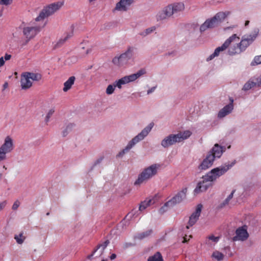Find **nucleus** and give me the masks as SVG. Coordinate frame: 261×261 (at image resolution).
I'll return each instance as SVG.
<instances>
[{"label":"nucleus","instance_id":"nucleus-1","mask_svg":"<svg viewBox=\"0 0 261 261\" xmlns=\"http://www.w3.org/2000/svg\"><path fill=\"white\" fill-rule=\"evenodd\" d=\"M233 165V164L230 165H225L211 170L205 175L203 176L202 180L197 184L194 191V194H198L200 193L206 191L210 187H212L213 181L226 173Z\"/></svg>","mask_w":261,"mask_h":261},{"label":"nucleus","instance_id":"nucleus-2","mask_svg":"<svg viewBox=\"0 0 261 261\" xmlns=\"http://www.w3.org/2000/svg\"><path fill=\"white\" fill-rule=\"evenodd\" d=\"M41 28L37 25H22L16 28L12 35L14 38H18L22 31L24 36V42L23 45H26L31 40L33 39L40 32Z\"/></svg>","mask_w":261,"mask_h":261},{"label":"nucleus","instance_id":"nucleus-3","mask_svg":"<svg viewBox=\"0 0 261 261\" xmlns=\"http://www.w3.org/2000/svg\"><path fill=\"white\" fill-rule=\"evenodd\" d=\"M224 150L223 147L218 144H215L206 156V158L203 160L199 165L198 168L199 170H205L210 168L216 158H219L222 154Z\"/></svg>","mask_w":261,"mask_h":261},{"label":"nucleus","instance_id":"nucleus-4","mask_svg":"<svg viewBox=\"0 0 261 261\" xmlns=\"http://www.w3.org/2000/svg\"><path fill=\"white\" fill-rule=\"evenodd\" d=\"M185 9V5L182 3H176L168 5L159 11L156 17L158 20L167 19L174 14L182 11Z\"/></svg>","mask_w":261,"mask_h":261},{"label":"nucleus","instance_id":"nucleus-5","mask_svg":"<svg viewBox=\"0 0 261 261\" xmlns=\"http://www.w3.org/2000/svg\"><path fill=\"white\" fill-rule=\"evenodd\" d=\"M192 135L190 130L180 132L177 134H170L166 137L161 142V145L168 148L176 143H179L189 138Z\"/></svg>","mask_w":261,"mask_h":261},{"label":"nucleus","instance_id":"nucleus-6","mask_svg":"<svg viewBox=\"0 0 261 261\" xmlns=\"http://www.w3.org/2000/svg\"><path fill=\"white\" fill-rule=\"evenodd\" d=\"M154 126V123L151 122L146 127H145L140 133L135 136L131 141L129 142L127 146L121 150L117 155L118 156H122L125 152H128L137 143L142 140L148 133L151 131Z\"/></svg>","mask_w":261,"mask_h":261},{"label":"nucleus","instance_id":"nucleus-7","mask_svg":"<svg viewBox=\"0 0 261 261\" xmlns=\"http://www.w3.org/2000/svg\"><path fill=\"white\" fill-rule=\"evenodd\" d=\"M160 167V165L158 164H153L145 168L138 176V179L134 184L140 185L149 180L152 177L157 174L158 170Z\"/></svg>","mask_w":261,"mask_h":261},{"label":"nucleus","instance_id":"nucleus-8","mask_svg":"<svg viewBox=\"0 0 261 261\" xmlns=\"http://www.w3.org/2000/svg\"><path fill=\"white\" fill-rule=\"evenodd\" d=\"M227 14L223 12L217 13L211 19H207L200 27L201 32H204L207 29H211L219 25L226 17Z\"/></svg>","mask_w":261,"mask_h":261},{"label":"nucleus","instance_id":"nucleus-9","mask_svg":"<svg viewBox=\"0 0 261 261\" xmlns=\"http://www.w3.org/2000/svg\"><path fill=\"white\" fill-rule=\"evenodd\" d=\"M134 55V48L128 47L126 51L121 54L119 57L113 58L112 62L118 66H122L128 64L129 60L133 58Z\"/></svg>","mask_w":261,"mask_h":261},{"label":"nucleus","instance_id":"nucleus-10","mask_svg":"<svg viewBox=\"0 0 261 261\" xmlns=\"http://www.w3.org/2000/svg\"><path fill=\"white\" fill-rule=\"evenodd\" d=\"M61 7V5L53 3L43 8L39 15L35 18L36 21H43L45 18L53 14Z\"/></svg>","mask_w":261,"mask_h":261},{"label":"nucleus","instance_id":"nucleus-11","mask_svg":"<svg viewBox=\"0 0 261 261\" xmlns=\"http://www.w3.org/2000/svg\"><path fill=\"white\" fill-rule=\"evenodd\" d=\"M13 140L9 136L6 137L4 144L0 147V161L6 159V153H9L13 149Z\"/></svg>","mask_w":261,"mask_h":261},{"label":"nucleus","instance_id":"nucleus-12","mask_svg":"<svg viewBox=\"0 0 261 261\" xmlns=\"http://www.w3.org/2000/svg\"><path fill=\"white\" fill-rule=\"evenodd\" d=\"M258 34V31H254L251 34L247 36V37H243L239 43L240 47L242 52L245 51L247 47L251 44L253 41L257 37Z\"/></svg>","mask_w":261,"mask_h":261},{"label":"nucleus","instance_id":"nucleus-13","mask_svg":"<svg viewBox=\"0 0 261 261\" xmlns=\"http://www.w3.org/2000/svg\"><path fill=\"white\" fill-rule=\"evenodd\" d=\"M187 192V188H184L181 191L179 192L175 196L167 202V204L170 205L172 207L176 204L181 202L183 199L186 197V193Z\"/></svg>","mask_w":261,"mask_h":261},{"label":"nucleus","instance_id":"nucleus-14","mask_svg":"<svg viewBox=\"0 0 261 261\" xmlns=\"http://www.w3.org/2000/svg\"><path fill=\"white\" fill-rule=\"evenodd\" d=\"M202 208V205L201 204H199L197 206L195 211L192 214L189 218L188 225L186 226V228L187 229H189L190 227L194 225L198 220L201 212Z\"/></svg>","mask_w":261,"mask_h":261},{"label":"nucleus","instance_id":"nucleus-15","mask_svg":"<svg viewBox=\"0 0 261 261\" xmlns=\"http://www.w3.org/2000/svg\"><path fill=\"white\" fill-rule=\"evenodd\" d=\"M236 39L239 40V37H238L236 34H233L231 36L229 37L221 46L215 49V54H218L219 55L221 51H222L228 48L231 42Z\"/></svg>","mask_w":261,"mask_h":261},{"label":"nucleus","instance_id":"nucleus-16","mask_svg":"<svg viewBox=\"0 0 261 261\" xmlns=\"http://www.w3.org/2000/svg\"><path fill=\"white\" fill-rule=\"evenodd\" d=\"M236 39L239 40V37H238L236 34H233L231 36L229 37L221 46L215 49V54H218L219 55L221 51H222L228 48L231 42Z\"/></svg>","mask_w":261,"mask_h":261},{"label":"nucleus","instance_id":"nucleus-17","mask_svg":"<svg viewBox=\"0 0 261 261\" xmlns=\"http://www.w3.org/2000/svg\"><path fill=\"white\" fill-rule=\"evenodd\" d=\"M236 236L233 238L234 241H244L247 240L249 237L247 230L243 227H239L236 230Z\"/></svg>","mask_w":261,"mask_h":261},{"label":"nucleus","instance_id":"nucleus-18","mask_svg":"<svg viewBox=\"0 0 261 261\" xmlns=\"http://www.w3.org/2000/svg\"><path fill=\"white\" fill-rule=\"evenodd\" d=\"M134 0H120L116 4L115 10L120 11H126L127 8L133 3Z\"/></svg>","mask_w":261,"mask_h":261},{"label":"nucleus","instance_id":"nucleus-19","mask_svg":"<svg viewBox=\"0 0 261 261\" xmlns=\"http://www.w3.org/2000/svg\"><path fill=\"white\" fill-rule=\"evenodd\" d=\"M30 78L28 76L25 72L22 74L20 84L22 89L26 90L29 89L32 86V83L30 80Z\"/></svg>","mask_w":261,"mask_h":261},{"label":"nucleus","instance_id":"nucleus-20","mask_svg":"<svg viewBox=\"0 0 261 261\" xmlns=\"http://www.w3.org/2000/svg\"><path fill=\"white\" fill-rule=\"evenodd\" d=\"M232 102L233 100H231V103L225 106L219 111L218 114V117L219 118H223L231 112L233 108Z\"/></svg>","mask_w":261,"mask_h":261},{"label":"nucleus","instance_id":"nucleus-21","mask_svg":"<svg viewBox=\"0 0 261 261\" xmlns=\"http://www.w3.org/2000/svg\"><path fill=\"white\" fill-rule=\"evenodd\" d=\"M145 70L144 69H141L139 70L137 73L130 74L129 75L124 76V80H125L126 83H128L129 82H134L138 78L140 77L141 75L144 74L145 73Z\"/></svg>","mask_w":261,"mask_h":261},{"label":"nucleus","instance_id":"nucleus-22","mask_svg":"<svg viewBox=\"0 0 261 261\" xmlns=\"http://www.w3.org/2000/svg\"><path fill=\"white\" fill-rule=\"evenodd\" d=\"M156 200V196L153 197L151 199H146L144 201L142 202L139 206V210L142 211L144 210L148 206L154 204Z\"/></svg>","mask_w":261,"mask_h":261},{"label":"nucleus","instance_id":"nucleus-23","mask_svg":"<svg viewBox=\"0 0 261 261\" xmlns=\"http://www.w3.org/2000/svg\"><path fill=\"white\" fill-rule=\"evenodd\" d=\"M109 243H110L109 241L106 240L103 243L98 244L97 246L96 249L93 251L92 253L88 256V258L90 259L91 258V257L92 256L94 255V254L97 251L98 249L101 248V252L99 255V256H101L103 254L105 249H106V248L107 247V246L108 245V244Z\"/></svg>","mask_w":261,"mask_h":261},{"label":"nucleus","instance_id":"nucleus-24","mask_svg":"<svg viewBox=\"0 0 261 261\" xmlns=\"http://www.w3.org/2000/svg\"><path fill=\"white\" fill-rule=\"evenodd\" d=\"M75 77L74 76H70L67 81L64 84V88L63 90L64 92H67L69 90L73 85Z\"/></svg>","mask_w":261,"mask_h":261},{"label":"nucleus","instance_id":"nucleus-25","mask_svg":"<svg viewBox=\"0 0 261 261\" xmlns=\"http://www.w3.org/2000/svg\"><path fill=\"white\" fill-rule=\"evenodd\" d=\"M241 53H242V51L240 47L239 43L237 44L236 45L231 46L228 49V54L231 56L239 54Z\"/></svg>","mask_w":261,"mask_h":261},{"label":"nucleus","instance_id":"nucleus-26","mask_svg":"<svg viewBox=\"0 0 261 261\" xmlns=\"http://www.w3.org/2000/svg\"><path fill=\"white\" fill-rule=\"evenodd\" d=\"M31 80L34 81H39L42 79V75L39 73L25 72Z\"/></svg>","mask_w":261,"mask_h":261},{"label":"nucleus","instance_id":"nucleus-27","mask_svg":"<svg viewBox=\"0 0 261 261\" xmlns=\"http://www.w3.org/2000/svg\"><path fill=\"white\" fill-rule=\"evenodd\" d=\"M152 232V230L149 229V230H146V231L138 233L135 237V238L136 239L142 240L145 238L148 237L150 235H151Z\"/></svg>","mask_w":261,"mask_h":261},{"label":"nucleus","instance_id":"nucleus-28","mask_svg":"<svg viewBox=\"0 0 261 261\" xmlns=\"http://www.w3.org/2000/svg\"><path fill=\"white\" fill-rule=\"evenodd\" d=\"M236 190H233L231 193L228 196V197L224 200L223 202H222L220 205V207L222 208L228 205L229 203V201L232 199L233 194L235 193Z\"/></svg>","mask_w":261,"mask_h":261},{"label":"nucleus","instance_id":"nucleus-29","mask_svg":"<svg viewBox=\"0 0 261 261\" xmlns=\"http://www.w3.org/2000/svg\"><path fill=\"white\" fill-rule=\"evenodd\" d=\"M148 261H163L161 254L158 252L148 258Z\"/></svg>","mask_w":261,"mask_h":261},{"label":"nucleus","instance_id":"nucleus-30","mask_svg":"<svg viewBox=\"0 0 261 261\" xmlns=\"http://www.w3.org/2000/svg\"><path fill=\"white\" fill-rule=\"evenodd\" d=\"M72 36V34L68 33L64 38L60 39L56 44L57 47H60L63 45L69 38Z\"/></svg>","mask_w":261,"mask_h":261},{"label":"nucleus","instance_id":"nucleus-31","mask_svg":"<svg viewBox=\"0 0 261 261\" xmlns=\"http://www.w3.org/2000/svg\"><path fill=\"white\" fill-rule=\"evenodd\" d=\"M124 77H123L121 79H119L118 81H115L113 84L115 87H118L119 89H121L122 85H124L127 84L125 80L124 79Z\"/></svg>","mask_w":261,"mask_h":261},{"label":"nucleus","instance_id":"nucleus-32","mask_svg":"<svg viewBox=\"0 0 261 261\" xmlns=\"http://www.w3.org/2000/svg\"><path fill=\"white\" fill-rule=\"evenodd\" d=\"M212 256L219 261L222 260L224 258V255L221 252L218 251H214Z\"/></svg>","mask_w":261,"mask_h":261},{"label":"nucleus","instance_id":"nucleus-33","mask_svg":"<svg viewBox=\"0 0 261 261\" xmlns=\"http://www.w3.org/2000/svg\"><path fill=\"white\" fill-rule=\"evenodd\" d=\"M256 85V84L251 81H248L243 86V90L244 91H247Z\"/></svg>","mask_w":261,"mask_h":261},{"label":"nucleus","instance_id":"nucleus-34","mask_svg":"<svg viewBox=\"0 0 261 261\" xmlns=\"http://www.w3.org/2000/svg\"><path fill=\"white\" fill-rule=\"evenodd\" d=\"M14 239L16 240L18 244H21L23 242L25 239V237L23 236V233H21L19 234V236L16 235L14 237Z\"/></svg>","mask_w":261,"mask_h":261},{"label":"nucleus","instance_id":"nucleus-35","mask_svg":"<svg viewBox=\"0 0 261 261\" xmlns=\"http://www.w3.org/2000/svg\"><path fill=\"white\" fill-rule=\"evenodd\" d=\"M54 112H55L54 108H52L48 111V112H47L46 116L45 118V121L46 123H47L49 122L50 118L53 115Z\"/></svg>","mask_w":261,"mask_h":261},{"label":"nucleus","instance_id":"nucleus-36","mask_svg":"<svg viewBox=\"0 0 261 261\" xmlns=\"http://www.w3.org/2000/svg\"><path fill=\"white\" fill-rule=\"evenodd\" d=\"M115 86L114 85V84L113 85H108V86L107 87V89H106V93L108 94V95H111L112 94V93H114V91L115 90Z\"/></svg>","mask_w":261,"mask_h":261},{"label":"nucleus","instance_id":"nucleus-37","mask_svg":"<svg viewBox=\"0 0 261 261\" xmlns=\"http://www.w3.org/2000/svg\"><path fill=\"white\" fill-rule=\"evenodd\" d=\"M220 238L219 237H215L213 235L207 237L208 241H206V243L207 244H210L209 241H212L214 243H217L219 240Z\"/></svg>","mask_w":261,"mask_h":261},{"label":"nucleus","instance_id":"nucleus-38","mask_svg":"<svg viewBox=\"0 0 261 261\" xmlns=\"http://www.w3.org/2000/svg\"><path fill=\"white\" fill-rule=\"evenodd\" d=\"M172 206L170 205L167 204V202H166L164 205L161 207L159 210V213L161 214H163L165 212L168 210V207H172Z\"/></svg>","mask_w":261,"mask_h":261},{"label":"nucleus","instance_id":"nucleus-39","mask_svg":"<svg viewBox=\"0 0 261 261\" xmlns=\"http://www.w3.org/2000/svg\"><path fill=\"white\" fill-rule=\"evenodd\" d=\"M155 30V28L154 27H152L150 28H148L146 29L144 33H142L141 34V35L146 36L149 34H150L153 31H154Z\"/></svg>","mask_w":261,"mask_h":261},{"label":"nucleus","instance_id":"nucleus-40","mask_svg":"<svg viewBox=\"0 0 261 261\" xmlns=\"http://www.w3.org/2000/svg\"><path fill=\"white\" fill-rule=\"evenodd\" d=\"M20 201L18 200H15V202H14L12 206V209L13 211L17 210V208L20 206Z\"/></svg>","mask_w":261,"mask_h":261},{"label":"nucleus","instance_id":"nucleus-41","mask_svg":"<svg viewBox=\"0 0 261 261\" xmlns=\"http://www.w3.org/2000/svg\"><path fill=\"white\" fill-rule=\"evenodd\" d=\"M13 0H0V5L8 6L12 4Z\"/></svg>","mask_w":261,"mask_h":261},{"label":"nucleus","instance_id":"nucleus-42","mask_svg":"<svg viewBox=\"0 0 261 261\" xmlns=\"http://www.w3.org/2000/svg\"><path fill=\"white\" fill-rule=\"evenodd\" d=\"M253 62L256 64H261V55L255 57L253 60Z\"/></svg>","mask_w":261,"mask_h":261},{"label":"nucleus","instance_id":"nucleus-43","mask_svg":"<svg viewBox=\"0 0 261 261\" xmlns=\"http://www.w3.org/2000/svg\"><path fill=\"white\" fill-rule=\"evenodd\" d=\"M218 54H215V51H214V53L211 55L206 59L207 61H209L210 60H212L214 58H215L216 56H218Z\"/></svg>","mask_w":261,"mask_h":261},{"label":"nucleus","instance_id":"nucleus-44","mask_svg":"<svg viewBox=\"0 0 261 261\" xmlns=\"http://www.w3.org/2000/svg\"><path fill=\"white\" fill-rule=\"evenodd\" d=\"M7 205V201H4L0 202V211L4 208V207Z\"/></svg>","mask_w":261,"mask_h":261},{"label":"nucleus","instance_id":"nucleus-45","mask_svg":"<svg viewBox=\"0 0 261 261\" xmlns=\"http://www.w3.org/2000/svg\"><path fill=\"white\" fill-rule=\"evenodd\" d=\"M156 87V86L153 87L151 88H150V89H149L147 92V94H149L151 93L152 92H153L155 90Z\"/></svg>","mask_w":261,"mask_h":261},{"label":"nucleus","instance_id":"nucleus-46","mask_svg":"<svg viewBox=\"0 0 261 261\" xmlns=\"http://www.w3.org/2000/svg\"><path fill=\"white\" fill-rule=\"evenodd\" d=\"M11 58V55L6 54L5 55V59L6 61L9 60Z\"/></svg>","mask_w":261,"mask_h":261},{"label":"nucleus","instance_id":"nucleus-47","mask_svg":"<svg viewBox=\"0 0 261 261\" xmlns=\"http://www.w3.org/2000/svg\"><path fill=\"white\" fill-rule=\"evenodd\" d=\"M5 64V60L4 59V58L2 57L0 58V67L3 66Z\"/></svg>","mask_w":261,"mask_h":261},{"label":"nucleus","instance_id":"nucleus-48","mask_svg":"<svg viewBox=\"0 0 261 261\" xmlns=\"http://www.w3.org/2000/svg\"><path fill=\"white\" fill-rule=\"evenodd\" d=\"M73 127V124H68L67 127H66V129H68V131L69 130H70L71 129V128H72Z\"/></svg>","mask_w":261,"mask_h":261},{"label":"nucleus","instance_id":"nucleus-49","mask_svg":"<svg viewBox=\"0 0 261 261\" xmlns=\"http://www.w3.org/2000/svg\"><path fill=\"white\" fill-rule=\"evenodd\" d=\"M68 132V130L66 129V128L63 131V136L65 137L67 135Z\"/></svg>","mask_w":261,"mask_h":261},{"label":"nucleus","instance_id":"nucleus-50","mask_svg":"<svg viewBox=\"0 0 261 261\" xmlns=\"http://www.w3.org/2000/svg\"><path fill=\"white\" fill-rule=\"evenodd\" d=\"M116 257V255L114 253H113L111 256H110V259L111 260H113V259H114Z\"/></svg>","mask_w":261,"mask_h":261},{"label":"nucleus","instance_id":"nucleus-51","mask_svg":"<svg viewBox=\"0 0 261 261\" xmlns=\"http://www.w3.org/2000/svg\"><path fill=\"white\" fill-rule=\"evenodd\" d=\"M8 87V84L7 82H5L4 83V84L3 85V88H4V90L6 89V88H7Z\"/></svg>","mask_w":261,"mask_h":261},{"label":"nucleus","instance_id":"nucleus-52","mask_svg":"<svg viewBox=\"0 0 261 261\" xmlns=\"http://www.w3.org/2000/svg\"><path fill=\"white\" fill-rule=\"evenodd\" d=\"M188 242V241L187 240L186 238V237H184V240L182 241V243H186V242Z\"/></svg>","mask_w":261,"mask_h":261},{"label":"nucleus","instance_id":"nucleus-53","mask_svg":"<svg viewBox=\"0 0 261 261\" xmlns=\"http://www.w3.org/2000/svg\"><path fill=\"white\" fill-rule=\"evenodd\" d=\"M249 23V21H248V20L246 21L245 22V26H247V25H248Z\"/></svg>","mask_w":261,"mask_h":261},{"label":"nucleus","instance_id":"nucleus-54","mask_svg":"<svg viewBox=\"0 0 261 261\" xmlns=\"http://www.w3.org/2000/svg\"><path fill=\"white\" fill-rule=\"evenodd\" d=\"M2 174L0 173V180L2 179Z\"/></svg>","mask_w":261,"mask_h":261},{"label":"nucleus","instance_id":"nucleus-55","mask_svg":"<svg viewBox=\"0 0 261 261\" xmlns=\"http://www.w3.org/2000/svg\"><path fill=\"white\" fill-rule=\"evenodd\" d=\"M49 214H50L49 212H48V213H46V215H47V216H49Z\"/></svg>","mask_w":261,"mask_h":261},{"label":"nucleus","instance_id":"nucleus-56","mask_svg":"<svg viewBox=\"0 0 261 261\" xmlns=\"http://www.w3.org/2000/svg\"><path fill=\"white\" fill-rule=\"evenodd\" d=\"M107 260H108L107 259H103L101 261H107Z\"/></svg>","mask_w":261,"mask_h":261},{"label":"nucleus","instance_id":"nucleus-57","mask_svg":"<svg viewBox=\"0 0 261 261\" xmlns=\"http://www.w3.org/2000/svg\"><path fill=\"white\" fill-rule=\"evenodd\" d=\"M3 168H4V169H7V168L6 167V166H3Z\"/></svg>","mask_w":261,"mask_h":261}]
</instances>
